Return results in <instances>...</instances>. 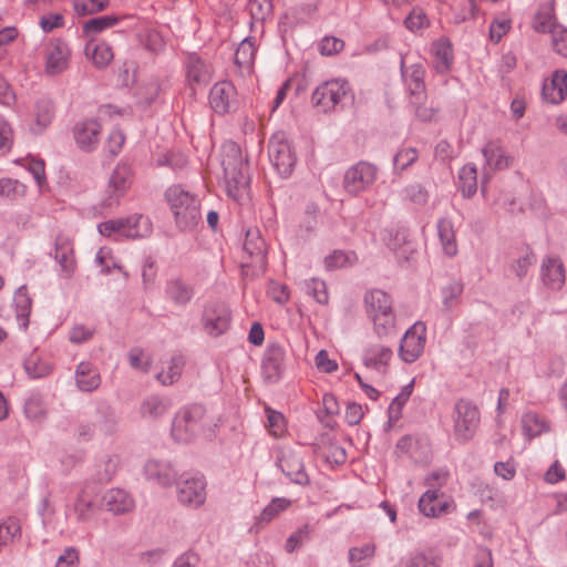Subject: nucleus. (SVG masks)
Returning <instances> with one entry per match:
<instances>
[{
	"mask_svg": "<svg viewBox=\"0 0 567 567\" xmlns=\"http://www.w3.org/2000/svg\"><path fill=\"white\" fill-rule=\"evenodd\" d=\"M221 150V167L227 194L234 199H238L250 184L247 161L235 142L225 143Z\"/></svg>",
	"mask_w": 567,
	"mask_h": 567,
	"instance_id": "f257e3e1",
	"label": "nucleus"
},
{
	"mask_svg": "<svg viewBox=\"0 0 567 567\" xmlns=\"http://www.w3.org/2000/svg\"><path fill=\"white\" fill-rule=\"evenodd\" d=\"M364 306L368 318L373 323V330L379 338H390L396 334L393 300L381 289H372L364 295Z\"/></svg>",
	"mask_w": 567,
	"mask_h": 567,
	"instance_id": "f03ea898",
	"label": "nucleus"
},
{
	"mask_svg": "<svg viewBox=\"0 0 567 567\" xmlns=\"http://www.w3.org/2000/svg\"><path fill=\"white\" fill-rule=\"evenodd\" d=\"M165 198L181 230H192L202 221L199 199L181 185L171 186L165 192Z\"/></svg>",
	"mask_w": 567,
	"mask_h": 567,
	"instance_id": "7ed1b4c3",
	"label": "nucleus"
},
{
	"mask_svg": "<svg viewBox=\"0 0 567 567\" xmlns=\"http://www.w3.org/2000/svg\"><path fill=\"white\" fill-rule=\"evenodd\" d=\"M97 229L105 237L137 239L148 237L152 234L153 225L147 216L134 214L128 217L105 220L99 224Z\"/></svg>",
	"mask_w": 567,
	"mask_h": 567,
	"instance_id": "20e7f679",
	"label": "nucleus"
},
{
	"mask_svg": "<svg viewBox=\"0 0 567 567\" xmlns=\"http://www.w3.org/2000/svg\"><path fill=\"white\" fill-rule=\"evenodd\" d=\"M205 413V408L200 404L182 409L173 420L172 436L174 440L182 443L190 442L202 430Z\"/></svg>",
	"mask_w": 567,
	"mask_h": 567,
	"instance_id": "39448f33",
	"label": "nucleus"
},
{
	"mask_svg": "<svg viewBox=\"0 0 567 567\" xmlns=\"http://www.w3.org/2000/svg\"><path fill=\"white\" fill-rule=\"evenodd\" d=\"M350 95L351 87L347 80L331 79L316 87L311 95V102L313 106L327 113L336 110Z\"/></svg>",
	"mask_w": 567,
	"mask_h": 567,
	"instance_id": "423d86ee",
	"label": "nucleus"
},
{
	"mask_svg": "<svg viewBox=\"0 0 567 567\" xmlns=\"http://www.w3.org/2000/svg\"><path fill=\"white\" fill-rule=\"evenodd\" d=\"M454 437L460 443L468 442L480 424V411L467 400H458L453 410Z\"/></svg>",
	"mask_w": 567,
	"mask_h": 567,
	"instance_id": "0eeeda50",
	"label": "nucleus"
},
{
	"mask_svg": "<svg viewBox=\"0 0 567 567\" xmlns=\"http://www.w3.org/2000/svg\"><path fill=\"white\" fill-rule=\"evenodd\" d=\"M268 155L279 175H291L297 162L295 151L282 133H276L268 143Z\"/></svg>",
	"mask_w": 567,
	"mask_h": 567,
	"instance_id": "6e6552de",
	"label": "nucleus"
},
{
	"mask_svg": "<svg viewBox=\"0 0 567 567\" xmlns=\"http://www.w3.org/2000/svg\"><path fill=\"white\" fill-rule=\"evenodd\" d=\"M133 181V169L127 162H120L113 169L109 179L106 196L102 202L105 208L116 206L120 199L125 195L131 187Z\"/></svg>",
	"mask_w": 567,
	"mask_h": 567,
	"instance_id": "1a4fd4ad",
	"label": "nucleus"
},
{
	"mask_svg": "<svg viewBox=\"0 0 567 567\" xmlns=\"http://www.w3.org/2000/svg\"><path fill=\"white\" fill-rule=\"evenodd\" d=\"M231 321L229 307L221 301L209 302L205 306L202 315L204 331L210 337H219L225 333Z\"/></svg>",
	"mask_w": 567,
	"mask_h": 567,
	"instance_id": "9d476101",
	"label": "nucleus"
},
{
	"mask_svg": "<svg viewBox=\"0 0 567 567\" xmlns=\"http://www.w3.org/2000/svg\"><path fill=\"white\" fill-rule=\"evenodd\" d=\"M377 167L368 162H359L347 169L343 187L350 195H358L368 189L377 178Z\"/></svg>",
	"mask_w": 567,
	"mask_h": 567,
	"instance_id": "9b49d317",
	"label": "nucleus"
},
{
	"mask_svg": "<svg viewBox=\"0 0 567 567\" xmlns=\"http://www.w3.org/2000/svg\"><path fill=\"white\" fill-rule=\"evenodd\" d=\"M244 251L250 258V261L243 264V267L252 268L254 275L264 272L266 269L267 246L258 228L247 229Z\"/></svg>",
	"mask_w": 567,
	"mask_h": 567,
	"instance_id": "f8f14e48",
	"label": "nucleus"
},
{
	"mask_svg": "<svg viewBox=\"0 0 567 567\" xmlns=\"http://www.w3.org/2000/svg\"><path fill=\"white\" fill-rule=\"evenodd\" d=\"M426 328L422 322L414 323L401 339L399 355L406 362L416 361L424 351Z\"/></svg>",
	"mask_w": 567,
	"mask_h": 567,
	"instance_id": "ddd939ff",
	"label": "nucleus"
},
{
	"mask_svg": "<svg viewBox=\"0 0 567 567\" xmlns=\"http://www.w3.org/2000/svg\"><path fill=\"white\" fill-rule=\"evenodd\" d=\"M209 104L215 113L225 115L238 107L237 91L233 83L220 81L209 92Z\"/></svg>",
	"mask_w": 567,
	"mask_h": 567,
	"instance_id": "4468645a",
	"label": "nucleus"
},
{
	"mask_svg": "<svg viewBox=\"0 0 567 567\" xmlns=\"http://www.w3.org/2000/svg\"><path fill=\"white\" fill-rule=\"evenodd\" d=\"M186 82L195 91L196 86H205L213 75L212 65L197 53H188L184 60Z\"/></svg>",
	"mask_w": 567,
	"mask_h": 567,
	"instance_id": "2eb2a0df",
	"label": "nucleus"
},
{
	"mask_svg": "<svg viewBox=\"0 0 567 567\" xmlns=\"http://www.w3.org/2000/svg\"><path fill=\"white\" fill-rule=\"evenodd\" d=\"M277 464L290 482L301 486L310 484V477L306 472L303 460L295 451L290 449L282 450Z\"/></svg>",
	"mask_w": 567,
	"mask_h": 567,
	"instance_id": "dca6fc26",
	"label": "nucleus"
},
{
	"mask_svg": "<svg viewBox=\"0 0 567 567\" xmlns=\"http://www.w3.org/2000/svg\"><path fill=\"white\" fill-rule=\"evenodd\" d=\"M286 351L277 342H271L267 346L262 362L261 370L265 380L269 383H275L280 380L285 371Z\"/></svg>",
	"mask_w": 567,
	"mask_h": 567,
	"instance_id": "f3484780",
	"label": "nucleus"
},
{
	"mask_svg": "<svg viewBox=\"0 0 567 567\" xmlns=\"http://www.w3.org/2000/svg\"><path fill=\"white\" fill-rule=\"evenodd\" d=\"M206 483L203 476L182 481L177 486V499L188 506H200L206 499Z\"/></svg>",
	"mask_w": 567,
	"mask_h": 567,
	"instance_id": "a211bd4d",
	"label": "nucleus"
},
{
	"mask_svg": "<svg viewBox=\"0 0 567 567\" xmlns=\"http://www.w3.org/2000/svg\"><path fill=\"white\" fill-rule=\"evenodd\" d=\"M23 368L29 379L39 380L52 374L55 364L50 355L33 350L24 358Z\"/></svg>",
	"mask_w": 567,
	"mask_h": 567,
	"instance_id": "6ab92c4d",
	"label": "nucleus"
},
{
	"mask_svg": "<svg viewBox=\"0 0 567 567\" xmlns=\"http://www.w3.org/2000/svg\"><path fill=\"white\" fill-rule=\"evenodd\" d=\"M70 55L69 45L61 40H53L49 43L45 55V71L51 74H59L68 68Z\"/></svg>",
	"mask_w": 567,
	"mask_h": 567,
	"instance_id": "aec40b11",
	"label": "nucleus"
},
{
	"mask_svg": "<svg viewBox=\"0 0 567 567\" xmlns=\"http://www.w3.org/2000/svg\"><path fill=\"white\" fill-rule=\"evenodd\" d=\"M22 408L25 419L31 423L41 424L48 417L45 395L39 390H31L27 394Z\"/></svg>",
	"mask_w": 567,
	"mask_h": 567,
	"instance_id": "412c9836",
	"label": "nucleus"
},
{
	"mask_svg": "<svg viewBox=\"0 0 567 567\" xmlns=\"http://www.w3.org/2000/svg\"><path fill=\"white\" fill-rule=\"evenodd\" d=\"M144 474L148 481L161 486H171L177 477V471L169 462L148 460L144 465Z\"/></svg>",
	"mask_w": 567,
	"mask_h": 567,
	"instance_id": "4be33fe9",
	"label": "nucleus"
},
{
	"mask_svg": "<svg viewBox=\"0 0 567 567\" xmlns=\"http://www.w3.org/2000/svg\"><path fill=\"white\" fill-rule=\"evenodd\" d=\"M101 125L97 121L89 120L79 123L73 132L79 148L84 152L93 151L99 144Z\"/></svg>",
	"mask_w": 567,
	"mask_h": 567,
	"instance_id": "5701e85b",
	"label": "nucleus"
},
{
	"mask_svg": "<svg viewBox=\"0 0 567 567\" xmlns=\"http://www.w3.org/2000/svg\"><path fill=\"white\" fill-rule=\"evenodd\" d=\"M451 504L439 488L426 491L419 499V509L426 517H439L447 513Z\"/></svg>",
	"mask_w": 567,
	"mask_h": 567,
	"instance_id": "b1692460",
	"label": "nucleus"
},
{
	"mask_svg": "<svg viewBox=\"0 0 567 567\" xmlns=\"http://www.w3.org/2000/svg\"><path fill=\"white\" fill-rule=\"evenodd\" d=\"M542 95L545 101L551 104L563 102L567 95V72L565 70H556L553 73L551 80L544 83Z\"/></svg>",
	"mask_w": 567,
	"mask_h": 567,
	"instance_id": "393cba45",
	"label": "nucleus"
},
{
	"mask_svg": "<svg viewBox=\"0 0 567 567\" xmlns=\"http://www.w3.org/2000/svg\"><path fill=\"white\" fill-rule=\"evenodd\" d=\"M485 158V169L501 171L508 168L512 164V157H509L499 141H489L485 144L482 150Z\"/></svg>",
	"mask_w": 567,
	"mask_h": 567,
	"instance_id": "a878e982",
	"label": "nucleus"
},
{
	"mask_svg": "<svg viewBox=\"0 0 567 567\" xmlns=\"http://www.w3.org/2000/svg\"><path fill=\"white\" fill-rule=\"evenodd\" d=\"M393 357L391 346L385 343L370 344L363 352V363L368 368L381 370L385 368Z\"/></svg>",
	"mask_w": 567,
	"mask_h": 567,
	"instance_id": "bb28decb",
	"label": "nucleus"
},
{
	"mask_svg": "<svg viewBox=\"0 0 567 567\" xmlns=\"http://www.w3.org/2000/svg\"><path fill=\"white\" fill-rule=\"evenodd\" d=\"M543 282L551 288L559 289L565 284V268L558 258L547 257L542 265Z\"/></svg>",
	"mask_w": 567,
	"mask_h": 567,
	"instance_id": "cd10ccee",
	"label": "nucleus"
},
{
	"mask_svg": "<svg viewBox=\"0 0 567 567\" xmlns=\"http://www.w3.org/2000/svg\"><path fill=\"white\" fill-rule=\"evenodd\" d=\"M76 386L80 391L92 392L101 384V375L95 365L90 362H81L75 371Z\"/></svg>",
	"mask_w": 567,
	"mask_h": 567,
	"instance_id": "c85d7f7f",
	"label": "nucleus"
},
{
	"mask_svg": "<svg viewBox=\"0 0 567 567\" xmlns=\"http://www.w3.org/2000/svg\"><path fill=\"white\" fill-rule=\"evenodd\" d=\"M104 505L109 512L116 515L125 514L133 509L134 501L127 492L121 488H112L103 496Z\"/></svg>",
	"mask_w": 567,
	"mask_h": 567,
	"instance_id": "c756f323",
	"label": "nucleus"
},
{
	"mask_svg": "<svg viewBox=\"0 0 567 567\" xmlns=\"http://www.w3.org/2000/svg\"><path fill=\"white\" fill-rule=\"evenodd\" d=\"M84 53L87 60L97 69L106 68L113 60L114 54L112 48L105 42H95L89 40Z\"/></svg>",
	"mask_w": 567,
	"mask_h": 567,
	"instance_id": "7c9ffc66",
	"label": "nucleus"
},
{
	"mask_svg": "<svg viewBox=\"0 0 567 567\" xmlns=\"http://www.w3.org/2000/svg\"><path fill=\"white\" fill-rule=\"evenodd\" d=\"M165 293L174 305L184 307L192 301L195 291L192 285L177 278L167 281Z\"/></svg>",
	"mask_w": 567,
	"mask_h": 567,
	"instance_id": "2f4dec72",
	"label": "nucleus"
},
{
	"mask_svg": "<svg viewBox=\"0 0 567 567\" xmlns=\"http://www.w3.org/2000/svg\"><path fill=\"white\" fill-rule=\"evenodd\" d=\"M424 76L425 70L421 64L411 65L406 76V83L411 94L412 104L426 100Z\"/></svg>",
	"mask_w": 567,
	"mask_h": 567,
	"instance_id": "473e14b6",
	"label": "nucleus"
},
{
	"mask_svg": "<svg viewBox=\"0 0 567 567\" xmlns=\"http://www.w3.org/2000/svg\"><path fill=\"white\" fill-rule=\"evenodd\" d=\"M13 307L20 328L27 330L32 308V299L28 292L27 285H22L16 290L13 296Z\"/></svg>",
	"mask_w": 567,
	"mask_h": 567,
	"instance_id": "72a5a7b5",
	"label": "nucleus"
},
{
	"mask_svg": "<svg viewBox=\"0 0 567 567\" xmlns=\"http://www.w3.org/2000/svg\"><path fill=\"white\" fill-rule=\"evenodd\" d=\"M434 68L439 73H447L453 63V48L449 39H439L432 45Z\"/></svg>",
	"mask_w": 567,
	"mask_h": 567,
	"instance_id": "f704fd0d",
	"label": "nucleus"
},
{
	"mask_svg": "<svg viewBox=\"0 0 567 567\" xmlns=\"http://www.w3.org/2000/svg\"><path fill=\"white\" fill-rule=\"evenodd\" d=\"M54 116L53 103L48 99L39 100L34 110V122L30 125L33 134H42Z\"/></svg>",
	"mask_w": 567,
	"mask_h": 567,
	"instance_id": "c9c22d12",
	"label": "nucleus"
},
{
	"mask_svg": "<svg viewBox=\"0 0 567 567\" xmlns=\"http://www.w3.org/2000/svg\"><path fill=\"white\" fill-rule=\"evenodd\" d=\"M437 235L442 248L449 257H454L457 254V243L453 223L449 218H441L437 221Z\"/></svg>",
	"mask_w": 567,
	"mask_h": 567,
	"instance_id": "e433bc0d",
	"label": "nucleus"
},
{
	"mask_svg": "<svg viewBox=\"0 0 567 567\" xmlns=\"http://www.w3.org/2000/svg\"><path fill=\"white\" fill-rule=\"evenodd\" d=\"M558 27L555 22L554 4L547 2L539 6L533 19V29L538 33H551Z\"/></svg>",
	"mask_w": 567,
	"mask_h": 567,
	"instance_id": "4c0bfd02",
	"label": "nucleus"
},
{
	"mask_svg": "<svg viewBox=\"0 0 567 567\" xmlns=\"http://www.w3.org/2000/svg\"><path fill=\"white\" fill-rule=\"evenodd\" d=\"M20 538L21 524L17 517L8 516L0 520V553Z\"/></svg>",
	"mask_w": 567,
	"mask_h": 567,
	"instance_id": "58836bf2",
	"label": "nucleus"
},
{
	"mask_svg": "<svg viewBox=\"0 0 567 567\" xmlns=\"http://www.w3.org/2000/svg\"><path fill=\"white\" fill-rule=\"evenodd\" d=\"M121 458L117 454L103 455L96 463L95 477L100 483H109L120 467Z\"/></svg>",
	"mask_w": 567,
	"mask_h": 567,
	"instance_id": "ea45409f",
	"label": "nucleus"
},
{
	"mask_svg": "<svg viewBox=\"0 0 567 567\" xmlns=\"http://www.w3.org/2000/svg\"><path fill=\"white\" fill-rule=\"evenodd\" d=\"M522 427L528 440L549 431L547 421L534 412H527L522 416Z\"/></svg>",
	"mask_w": 567,
	"mask_h": 567,
	"instance_id": "a19ab883",
	"label": "nucleus"
},
{
	"mask_svg": "<svg viewBox=\"0 0 567 567\" xmlns=\"http://www.w3.org/2000/svg\"><path fill=\"white\" fill-rule=\"evenodd\" d=\"M458 189L464 197L473 196L477 190V171L472 164L464 165L458 173Z\"/></svg>",
	"mask_w": 567,
	"mask_h": 567,
	"instance_id": "79ce46f5",
	"label": "nucleus"
},
{
	"mask_svg": "<svg viewBox=\"0 0 567 567\" xmlns=\"http://www.w3.org/2000/svg\"><path fill=\"white\" fill-rule=\"evenodd\" d=\"M168 409V400L158 395H151L142 402L141 414L143 417L157 419L164 415Z\"/></svg>",
	"mask_w": 567,
	"mask_h": 567,
	"instance_id": "37998d69",
	"label": "nucleus"
},
{
	"mask_svg": "<svg viewBox=\"0 0 567 567\" xmlns=\"http://www.w3.org/2000/svg\"><path fill=\"white\" fill-rule=\"evenodd\" d=\"M97 486L87 485L78 496L75 511L79 512V517L86 518V512H92L96 507Z\"/></svg>",
	"mask_w": 567,
	"mask_h": 567,
	"instance_id": "c03bdc74",
	"label": "nucleus"
},
{
	"mask_svg": "<svg viewBox=\"0 0 567 567\" xmlns=\"http://www.w3.org/2000/svg\"><path fill=\"white\" fill-rule=\"evenodd\" d=\"M184 367L185 358L183 355H174L168 362L167 370L157 373L156 379L163 385H171L181 378Z\"/></svg>",
	"mask_w": 567,
	"mask_h": 567,
	"instance_id": "a18cd8bd",
	"label": "nucleus"
},
{
	"mask_svg": "<svg viewBox=\"0 0 567 567\" xmlns=\"http://www.w3.org/2000/svg\"><path fill=\"white\" fill-rule=\"evenodd\" d=\"M118 18L116 16H103L97 18H92L84 22L83 24V33L86 38L91 35L97 34L105 29L112 28L117 24Z\"/></svg>",
	"mask_w": 567,
	"mask_h": 567,
	"instance_id": "49530a36",
	"label": "nucleus"
},
{
	"mask_svg": "<svg viewBox=\"0 0 567 567\" xmlns=\"http://www.w3.org/2000/svg\"><path fill=\"white\" fill-rule=\"evenodd\" d=\"M27 187L18 179L0 178V198L16 200L25 195Z\"/></svg>",
	"mask_w": 567,
	"mask_h": 567,
	"instance_id": "de8ad7c7",
	"label": "nucleus"
},
{
	"mask_svg": "<svg viewBox=\"0 0 567 567\" xmlns=\"http://www.w3.org/2000/svg\"><path fill=\"white\" fill-rule=\"evenodd\" d=\"M357 260L354 251L334 250L324 258V265L328 270L346 267Z\"/></svg>",
	"mask_w": 567,
	"mask_h": 567,
	"instance_id": "09e8293b",
	"label": "nucleus"
},
{
	"mask_svg": "<svg viewBox=\"0 0 567 567\" xmlns=\"http://www.w3.org/2000/svg\"><path fill=\"white\" fill-rule=\"evenodd\" d=\"M291 502L285 497L274 498L260 513L258 520L260 523H269L280 512L285 511L290 506Z\"/></svg>",
	"mask_w": 567,
	"mask_h": 567,
	"instance_id": "8fccbe9b",
	"label": "nucleus"
},
{
	"mask_svg": "<svg viewBox=\"0 0 567 567\" xmlns=\"http://www.w3.org/2000/svg\"><path fill=\"white\" fill-rule=\"evenodd\" d=\"M14 133L11 123L0 114V156H6L12 148Z\"/></svg>",
	"mask_w": 567,
	"mask_h": 567,
	"instance_id": "3c124183",
	"label": "nucleus"
},
{
	"mask_svg": "<svg viewBox=\"0 0 567 567\" xmlns=\"http://www.w3.org/2000/svg\"><path fill=\"white\" fill-rule=\"evenodd\" d=\"M439 557L432 550L416 551L405 563V567H439Z\"/></svg>",
	"mask_w": 567,
	"mask_h": 567,
	"instance_id": "603ef678",
	"label": "nucleus"
},
{
	"mask_svg": "<svg viewBox=\"0 0 567 567\" xmlns=\"http://www.w3.org/2000/svg\"><path fill=\"white\" fill-rule=\"evenodd\" d=\"M463 289L464 286L460 280H454L442 289L443 305L447 310L457 305V299L463 293Z\"/></svg>",
	"mask_w": 567,
	"mask_h": 567,
	"instance_id": "864d4df0",
	"label": "nucleus"
},
{
	"mask_svg": "<svg viewBox=\"0 0 567 567\" xmlns=\"http://www.w3.org/2000/svg\"><path fill=\"white\" fill-rule=\"evenodd\" d=\"M255 45L249 39H245L235 52V62L240 66H248L255 59Z\"/></svg>",
	"mask_w": 567,
	"mask_h": 567,
	"instance_id": "5fc2aeb1",
	"label": "nucleus"
},
{
	"mask_svg": "<svg viewBox=\"0 0 567 567\" xmlns=\"http://www.w3.org/2000/svg\"><path fill=\"white\" fill-rule=\"evenodd\" d=\"M404 25L412 32L419 31L430 25V20L423 9L413 8L404 19Z\"/></svg>",
	"mask_w": 567,
	"mask_h": 567,
	"instance_id": "6e6d98bb",
	"label": "nucleus"
},
{
	"mask_svg": "<svg viewBox=\"0 0 567 567\" xmlns=\"http://www.w3.org/2000/svg\"><path fill=\"white\" fill-rule=\"evenodd\" d=\"M419 157V153L414 147H402L394 155L393 164L398 171H404L411 166Z\"/></svg>",
	"mask_w": 567,
	"mask_h": 567,
	"instance_id": "4d7b16f0",
	"label": "nucleus"
},
{
	"mask_svg": "<svg viewBox=\"0 0 567 567\" xmlns=\"http://www.w3.org/2000/svg\"><path fill=\"white\" fill-rule=\"evenodd\" d=\"M110 4V0H78L73 3L74 10L79 14H94L103 11Z\"/></svg>",
	"mask_w": 567,
	"mask_h": 567,
	"instance_id": "13d9d810",
	"label": "nucleus"
},
{
	"mask_svg": "<svg viewBox=\"0 0 567 567\" xmlns=\"http://www.w3.org/2000/svg\"><path fill=\"white\" fill-rule=\"evenodd\" d=\"M374 550L375 546L372 544H365L361 547H352L349 550V563L353 567H362L365 559L373 557Z\"/></svg>",
	"mask_w": 567,
	"mask_h": 567,
	"instance_id": "bf43d9fd",
	"label": "nucleus"
},
{
	"mask_svg": "<svg viewBox=\"0 0 567 567\" xmlns=\"http://www.w3.org/2000/svg\"><path fill=\"white\" fill-rule=\"evenodd\" d=\"M411 389L412 384L406 385L403 391L392 400L388 411L390 421H398L401 417L402 408L411 395Z\"/></svg>",
	"mask_w": 567,
	"mask_h": 567,
	"instance_id": "052dcab7",
	"label": "nucleus"
},
{
	"mask_svg": "<svg viewBox=\"0 0 567 567\" xmlns=\"http://www.w3.org/2000/svg\"><path fill=\"white\" fill-rule=\"evenodd\" d=\"M311 528L308 524L299 527L290 537L287 539L285 548L288 553H292L298 549L302 544L310 539Z\"/></svg>",
	"mask_w": 567,
	"mask_h": 567,
	"instance_id": "680f3d73",
	"label": "nucleus"
},
{
	"mask_svg": "<svg viewBox=\"0 0 567 567\" xmlns=\"http://www.w3.org/2000/svg\"><path fill=\"white\" fill-rule=\"evenodd\" d=\"M421 445L420 440L412 435H404L398 441L395 450L400 455H409L411 458L416 460V449Z\"/></svg>",
	"mask_w": 567,
	"mask_h": 567,
	"instance_id": "e2e57ef3",
	"label": "nucleus"
},
{
	"mask_svg": "<svg viewBox=\"0 0 567 567\" xmlns=\"http://www.w3.org/2000/svg\"><path fill=\"white\" fill-rule=\"evenodd\" d=\"M512 21L509 19H499L496 18L489 27V39L498 43L502 38L511 30Z\"/></svg>",
	"mask_w": 567,
	"mask_h": 567,
	"instance_id": "0e129e2a",
	"label": "nucleus"
},
{
	"mask_svg": "<svg viewBox=\"0 0 567 567\" xmlns=\"http://www.w3.org/2000/svg\"><path fill=\"white\" fill-rule=\"evenodd\" d=\"M141 41L145 49L153 53H157L164 49V40L161 37V34L157 31L150 30L146 31L142 38Z\"/></svg>",
	"mask_w": 567,
	"mask_h": 567,
	"instance_id": "69168bd1",
	"label": "nucleus"
},
{
	"mask_svg": "<svg viewBox=\"0 0 567 567\" xmlns=\"http://www.w3.org/2000/svg\"><path fill=\"white\" fill-rule=\"evenodd\" d=\"M125 143V135L120 130H113L107 138L105 150L112 158L116 157Z\"/></svg>",
	"mask_w": 567,
	"mask_h": 567,
	"instance_id": "338daca9",
	"label": "nucleus"
},
{
	"mask_svg": "<svg viewBox=\"0 0 567 567\" xmlns=\"http://www.w3.org/2000/svg\"><path fill=\"white\" fill-rule=\"evenodd\" d=\"M551 43L554 50L567 58V29L558 27L551 31Z\"/></svg>",
	"mask_w": 567,
	"mask_h": 567,
	"instance_id": "774afa93",
	"label": "nucleus"
}]
</instances>
